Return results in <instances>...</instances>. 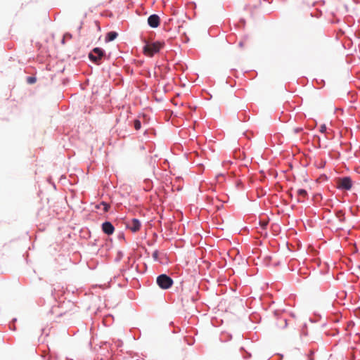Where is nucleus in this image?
I'll list each match as a JSON object with an SVG mask.
<instances>
[{
  "mask_svg": "<svg viewBox=\"0 0 360 360\" xmlns=\"http://www.w3.org/2000/svg\"><path fill=\"white\" fill-rule=\"evenodd\" d=\"M158 285L162 289L169 288L172 284V279L166 274H161L157 278Z\"/></svg>",
  "mask_w": 360,
  "mask_h": 360,
  "instance_id": "nucleus-2",
  "label": "nucleus"
},
{
  "mask_svg": "<svg viewBox=\"0 0 360 360\" xmlns=\"http://www.w3.org/2000/svg\"><path fill=\"white\" fill-rule=\"evenodd\" d=\"M158 256H159V252L158 250H155L153 252V255H152V257L153 258V259L155 261H158Z\"/></svg>",
  "mask_w": 360,
  "mask_h": 360,
  "instance_id": "nucleus-14",
  "label": "nucleus"
},
{
  "mask_svg": "<svg viewBox=\"0 0 360 360\" xmlns=\"http://www.w3.org/2000/svg\"><path fill=\"white\" fill-rule=\"evenodd\" d=\"M160 21V17L156 14L151 15L148 18V25L153 28L158 27L159 26Z\"/></svg>",
  "mask_w": 360,
  "mask_h": 360,
  "instance_id": "nucleus-6",
  "label": "nucleus"
},
{
  "mask_svg": "<svg viewBox=\"0 0 360 360\" xmlns=\"http://www.w3.org/2000/svg\"><path fill=\"white\" fill-rule=\"evenodd\" d=\"M117 37V33L116 32H110L107 34L105 37V41H111L115 39Z\"/></svg>",
  "mask_w": 360,
  "mask_h": 360,
  "instance_id": "nucleus-9",
  "label": "nucleus"
},
{
  "mask_svg": "<svg viewBox=\"0 0 360 360\" xmlns=\"http://www.w3.org/2000/svg\"><path fill=\"white\" fill-rule=\"evenodd\" d=\"M297 195L298 197V201H302L307 196V192L304 189H298L297 191Z\"/></svg>",
  "mask_w": 360,
  "mask_h": 360,
  "instance_id": "nucleus-8",
  "label": "nucleus"
},
{
  "mask_svg": "<svg viewBox=\"0 0 360 360\" xmlns=\"http://www.w3.org/2000/svg\"><path fill=\"white\" fill-rule=\"evenodd\" d=\"M27 82L30 84H33V83H34L36 82V79L34 77H30L27 78Z\"/></svg>",
  "mask_w": 360,
  "mask_h": 360,
  "instance_id": "nucleus-15",
  "label": "nucleus"
},
{
  "mask_svg": "<svg viewBox=\"0 0 360 360\" xmlns=\"http://www.w3.org/2000/svg\"><path fill=\"white\" fill-rule=\"evenodd\" d=\"M104 55L103 51L100 48H94L92 51L89 54V59L96 63H98Z\"/></svg>",
  "mask_w": 360,
  "mask_h": 360,
  "instance_id": "nucleus-3",
  "label": "nucleus"
},
{
  "mask_svg": "<svg viewBox=\"0 0 360 360\" xmlns=\"http://www.w3.org/2000/svg\"><path fill=\"white\" fill-rule=\"evenodd\" d=\"M335 215L337 218L339 219L340 221H345V213L342 210H338L336 212Z\"/></svg>",
  "mask_w": 360,
  "mask_h": 360,
  "instance_id": "nucleus-10",
  "label": "nucleus"
},
{
  "mask_svg": "<svg viewBox=\"0 0 360 360\" xmlns=\"http://www.w3.org/2000/svg\"><path fill=\"white\" fill-rule=\"evenodd\" d=\"M141 122L138 120H134V128L136 130H139L141 129Z\"/></svg>",
  "mask_w": 360,
  "mask_h": 360,
  "instance_id": "nucleus-12",
  "label": "nucleus"
},
{
  "mask_svg": "<svg viewBox=\"0 0 360 360\" xmlns=\"http://www.w3.org/2000/svg\"><path fill=\"white\" fill-rule=\"evenodd\" d=\"M101 205H102V207H103V210L105 212H108L109 208H110V205L109 204L105 202H101Z\"/></svg>",
  "mask_w": 360,
  "mask_h": 360,
  "instance_id": "nucleus-11",
  "label": "nucleus"
},
{
  "mask_svg": "<svg viewBox=\"0 0 360 360\" xmlns=\"http://www.w3.org/2000/svg\"><path fill=\"white\" fill-rule=\"evenodd\" d=\"M102 231L105 234L110 236L112 235L115 231L113 225L110 221H105L102 224Z\"/></svg>",
  "mask_w": 360,
  "mask_h": 360,
  "instance_id": "nucleus-7",
  "label": "nucleus"
},
{
  "mask_svg": "<svg viewBox=\"0 0 360 360\" xmlns=\"http://www.w3.org/2000/svg\"><path fill=\"white\" fill-rule=\"evenodd\" d=\"M320 132L321 133H325L326 131V127L325 124H323L320 127V129H319Z\"/></svg>",
  "mask_w": 360,
  "mask_h": 360,
  "instance_id": "nucleus-16",
  "label": "nucleus"
},
{
  "mask_svg": "<svg viewBox=\"0 0 360 360\" xmlns=\"http://www.w3.org/2000/svg\"><path fill=\"white\" fill-rule=\"evenodd\" d=\"M269 221H266V220H261L259 221V225L261 226L262 229H265L267 224H268Z\"/></svg>",
  "mask_w": 360,
  "mask_h": 360,
  "instance_id": "nucleus-13",
  "label": "nucleus"
},
{
  "mask_svg": "<svg viewBox=\"0 0 360 360\" xmlns=\"http://www.w3.org/2000/svg\"><path fill=\"white\" fill-rule=\"evenodd\" d=\"M338 188L349 190L352 188V181L349 177H344L338 181Z\"/></svg>",
  "mask_w": 360,
  "mask_h": 360,
  "instance_id": "nucleus-5",
  "label": "nucleus"
},
{
  "mask_svg": "<svg viewBox=\"0 0 360 360\" xmlns=\"http://www.w3.org/2000/svg\"><path fill=\"white\" fill-rule=\"evenodd\" d=\"M101 207H102V205H101V203L97 205H96V209H100Z\"/></svg>",
  "mask_w": 360,
  "mask_h": 360,
  "instance_id": "nucleus-17",
  "label": "nucleus"
},
{
  "mask_svg": "<svg viewBox=\"0 0 360 360\" xmlns=\"http://www.w3.org/2000/svg\"><path fill=\"white\" fill-rule=\"evenodd\" d=\"M164 45L165 43L160 41L148 43L143 46V53L148 57H152L154 54L158 53Z\"/></svg>",
  "mask_w": 360,
  "mask_h": 360,
  "instance_id": "nucleus-1",
  "label": "nucleus"
},
{
  "mask_svg": "<svg viewBox=\"0 0 360 360\" xmlns=\"http://www.w3.org/2000/svg\"><path fill=\"white\" fill-rule=\"evenodd\" d=\"M126 226L132 232L136 233L139 231L141 226V221L137 219H131L127 221Z\"/></svg>",
  "mask_w": 360,
  "mask_h": 360,
  "instance_id": "nucleus-4",
  "label": "nucleus"
}]
</instances>
